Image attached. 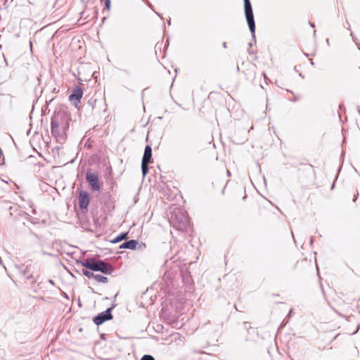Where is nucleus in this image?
Instances as JSON below:
<instances>
[{
  "mask_svg": "<svg viewBox=\"0 0 360 360\" xmlns=\"http://www.w3.org/2000/svg\"><path fill=\"white\" fill-rule=\"evenodd\" d=\"M77 264H80L82 266L91 271H101L105 274H111L115 270L114 266L110 264L95 257H89L84 261L77 260Z\"/></svg>",
  "mask_w": 360,
  "mask_h": 360,
  "instance_id": "f257e3e1",
  "label": "nucleus"
},
{
  "mask_svg": "<svg viewBox=\"0 0 360 360\" xmlns=\"http://www.w3.org/2000/svg\"><path fill=\"white\" fill-rule=\"evenodd\" d=\"M169 221L178 229H183L188 224V218L186 212L177 208L171 213Z\"/></svg>",
  "mask_w": 360,
  "mask_h": 360,
  "instance_id": "f03ea898",
  "label": "nucleus"
},
{
  "mask_svg": "<svg viewBox=\"0 0 360 360\" xmlns=\"http://www.w3.org/2000/svg\"><path fill=\"white\" fill-rule=\"evenodd\" d=\"M245 15L253 40L255 41V22L250 0H244Z\"/></svg>",
  "mask_w": 360,
  "mask_h": 360,
  "instance_id": "7ed1b4c3",
  "label": "nucleus"
},
{
  "mask_svg": "<svg viewBox=\"0 0 360 360\" xmlns=\"http://www.w3.org/2000/svg\"><path fill=\"white\" fill-rule=\"evenodd\" d=\"M6 206L5 208L8 209L10 212V216L14 217L15 221L22 223L23 226L25 225L24 219H27L28 214L19 210L18 206L16 204L11 203L10 202H6Z\"/></svg>",
  "mask_w": 360,
  "mask_h": 360,
  "instance_id": "20e7f679",
  "label": "nucleus"
},
{
  "mask_svg": "<svg viewBox=\"0 0 360 360\" xmlns=\"http://www.w3.org/2000/svg\"><path fill=\"white\" fill-rule=\"evenodd\" d=\"M69 117L65 111L59 110L55 112L53 116L51 118V122H58V126H60V128L68 129L69 128Z\"/></svg>",
  "mask_w": 360,
  "mask_h": 360,
  "instance_id": "39448f33",
  "label": "nucleus"
},
{
  "mask_svg": "<svg viewBox=\"0 0 360 360\" xmlns=\"http://www.w3.org/2000/svg\"><path fill=\"white\" fill-rule=\"evenodd\" d=\"M114 307H115V305H112V307L108 308L105 311H104L98 314L96 316H94V318L93 319L94 323L96 325L99 326V325H101L102 323H103L105 321L112 319V310Z\"/></svg>",
  "mask_w": 360,
  "mask_h": 360,
  "instance_id": "423d86ee",
  "label": "nucleus"
},
{
  "mask_svg": "<svg viewBox=\"0 0 360 360\" xmlns=\"http://www.w3.org/2000/svg\"><path fill=\"white\" fill-rule=\"evenodd\" d=\"M90 201L89 194L85 191H81L78 196V206L83 212H86Z\"/></svg>",
  "mask_w": 360,
  "mask_h": 360,
  "instance_id": "0eeeda50",
  "label": "nucleus"
},
{
  "mask_svg": "<svg viewBox=\"0 0 360 360\" xmlns=\"http://www.w3.org/2000/svg\"><path fill=\"white\" fill-rule=\"evenodd\" d=\"M86 179L89 184L92 191H99L101 188L98 176L96 173L87 172L86 174Z\"/></svg>",
  "mask_w": 360,
  "mask_h": 360,
  "instance_id": "6e6552de",
  "label": "nucleus"
},
{
  "mask_svg": "<svg viewBox=\"0 0 360 360\" xmlns=\"http://www.w3.org/2000/svg\"><path fill=\"white\" fill-rule=\"evenodd\" d=\"M83 96V90L79 86H77L74 88L69 95V100L72 102H74L75 105L77 106V104L80 103V100Z\"/></svg>",
  "mask_w": 360,
  "mask_h": 360,
  "instance_id": "1a4fd4ad",
  "label": "nucleus"
},
{
  "mask_svg": "<svg viewBox=\"0 0 360 360\" xmlns=\"http://www.w3.org/2000/svg\"><path fill=\"white\" fill-rule=\"evenodd\" d=\"M66 130V129L60 128V126H58V122L56 121L53 122H51V133L56 138L62 139Z\"/></svg>",
  "mask_w": 360,
  "mask_h": 360,
  "instance_id": "9d476101",
  "label": "nucleus"
},
{
  "mask_svg": "<svg viewBox=\"0 0 360 360\" xmlns=\"http://www.w3.org/2000/svg\"><path fill=\"white\" fill-rule=\"evenodd\" d=\"M152 162V148L147 145L145 147L141 162L150 163Z\"/></svg>",
  "mask_w": 360,
  "mask_h": 360,
  "instance_id": "9b49d317",
  "label": "nucleus"
},
{
  "mask_svg": "<svg viewBox=\"0 0 360 360\" xmlns=\"http://www.w3.org/2000/svg\"><path fill=\"white\" fill-rule=\"evenodd\" d=\"M138 241L136 240H129L124 242L120 245V249H129V250H135L138 245Z\"/></svg>",
  "mask_w": 360,
  "mask_h": 360,
  "instance_id": "f8f14e48",
  "label": "nucleus"
},
{
  "mask_svg": "<svg viewBox=\"0 0 360 360\" xmlns=\"http://www.w3.org/2000/svg\"><path fill=\"white\" fill-rule=\"evenodd\" d=\"M103 202L109 210L112 209L114 207L112 202L111 201L110 194L108 193L103 197Z\"/></svg>",
  "mask_w": 360,
  "mask_h": 360,
  "instance_id": "ddd939ff",
  "label": "nucleus"
},
{
  "mask_svg": "<svg viewBox=\"0 0 360 360\" xmlns=\"http://www.w3.org/2000/svg\"><path fill=\"white\" fill-rule=\"evenodd\" d=\"M128 233H121L118 236H117L111 242L112 243H117L121 242L122 240H126L127 238Z\"/></svg>",
  "mask_w": 360,
  "mask_h": 360,
  "instance_id": "4468645a",
  "label": "nucleus"
},
{
  "mask_svg": "<svg viewBox=\"0 0 360 360\" xmlns=\"http://www.w3.org/2000/svg\"><path fill=\"white\" fill-rule=\"evenodd\" d=\"M32 265H27L22 270V274L26 277L27 279H31L33 278L32 274H30V269Z\"/></svg>",
  "mask_w": 360,
  "mask_h": 360,
  "instance_id": "2eb2a0df",
  "label": "nucleus"
},
{
  "mask_svg": "<svg viewBox=\"0 0 360 360\" xmlns=\"http://www.w3.org/2000/svg\"><path fill=\"white\" fill-rule=\"evenodd\" d=\"M194 153L193 147L191 144H188L185 148V155L188 157H192Z\"/></svg>",
  "mask_w": 360,
  "mask_h": 360,
  "instance_id": "dca6fc26",
  "label": "nucleus"
},
{
  "mask_svg": "<svg viewBox=\"0 0 360 360\" xmlns=\"http://www.w3.org/2000/svg\"><path fill=\"white\" fill-rule=\"evenodd\" d=\"M94 279L99 283H106L108 281V278L107 277L99 274H95Z\"/></svg>",
  "mask_w": 360,
  "mask_h": 360,
  "instance_id": "f3484780",
  "label": "nucleus"
},
{
  "mask_svg": "<svg viewBox=\"0 0 360 360\" xmlns=\"http://www.w3.org/2000/svg\"><path fill=\"white\" fill-rule=\"evenodd\" d=\"M150 163H146V162H141V172H142V174H143V176H146V175L147 174V173L148 172V165Z\"/></svg>",
  "mask_w": 360,
  "mask_h": 360,
  "instance_id": "a211bd4d",
  "label": "nucleus"
},
{
  "mask_svg": "<svg viewBox=\"0 0 360 360\" xmlns=\"http://www.w3.org/2000/svg\"><path fill=\"white\" fill-rule=\"evenodd\" d=\"M82 273L85 276H86L87 278H94V276H95V274L89 271H88L87 269H82Z\"/></svg>",
  "mask_w": 360,
  "mask_h": 360,
  "instance_id": "6ab92c4d",
  "label": "nucleus"
},
{
  "mask_svg": "<svg viewBox=\"0 0 360 360\" xmlns=\"http://www.w3.org/2000/svg\"><path fill=\"white\" fill-rule=\"evenodd\" d=\"M141 360H155L154 357L149 354H145L142 356Z\"/></svg>",
  "mask_w": 360,
  "mask_h": 360,
  "instance_id": "aec40b11",
  "label": "nucleus"
},
{
  "mask_svg": "<svg viewBox=\"0 0 360 360\" xmlns=\"http://www.w3.org/2000/svg\"><path fill=\"white\" fill-rule=\"evenodd\" d=\"M110 8V0L105 1V9L109 11Z\"/></svg>",
  "mask_w": 360,
  "mask_h": 360,
  "instance_id": "412c9836",
  "label": "nucleus"
},
{
  "mask_svg": "<svg viewBox=\"0 0 360 360\" xmlns=\"http://www.w3.org/2000/svg\"><path fill=\"white\" fill-rule=\"evenodd\" d=\"M298 99H299V98H298V97H297V96H295V97H294V98L291 100V101H292V102H296L297 101H298Z\"/></svg>",
  "mask_w": 360,
  "mask_h": 360,
  "instance_id": "4be33fe9",
  "label": "nucleus"
},
{
  "mask_svg": "<svg viewBox=\"0 0 360 360\" xmlns=\"http://www.w3.org/2000/svg\"><path fill=\"white\" fill-rule=\"evenodd\" d=\"M49 283L50 284L53 285H55V283H54V281H53V280H51V279H49Z\"/></svg>",
  "mask_w": 360,
  "mask_h": 360,
  "instance_id": "5701e85b",
  "label": "nucleus"
},
{
  "mask_svg": "<svg viewBox=\"0 0 360 360\" xmlns=\"http://www.w3.org/2000/svg\"><path fill=\"white\" fill-rule=\"evenodd\" d=\"M222 46H223L224 49H226V48L227 47V46H226V42L224 41V42L222 43Z\"/></svg>",
  "mask_w": 360,
  "mask_h": 360,
  "instance_id": "b1692460",
  "label": "nucleus"
},
{
  "mask_svg": "<svg viewBox=\"0 0 360 360\" xmlns=\"http://www.w3.org/2000/svg\"><path fill=\"white\" fill-rule=\"evenodd\" d=\"M309 25L311 27H315V25L314 22H309Z\"/></svg>",
  "mask_w": 360,
  "mask_h": 360,
  "instance_id": "393cba45",
  "label": "nucleus"
},
{
  "mask_svg": "<svg viewBox=\"0 0 360 360\" xmlns=\"http://www.w3.org/2000/svg\"><path fill=\"white\" fill-rule=\"evenodd\" d=\"M167 23L169 25H171V19L170 18L167 20Z\"/></svg>",
  "mask_w": 360,
  "mask_h": 360,
  "instance_id": "a878e982",
  "label": "nucleus"
},
{
  "mask_svg": "<svg viewBox=\"0 0 360 360\" xmlns=\"http://www.w3.org/2000/svg\"><path fill=\"white\" fill-rule=\"evenodd\" d=\"M357 195H358V193L356 194V195H355V196L354 197V199H353V201H354H354H356V198H357Z\"/></svg>",
  "mask_w": 360,
  "mask_h": 360,
  "instance_id": "bb28decb",
  "label": "nucleus"
},
{
  "mask_svg": "<svg viewBox=\"0 0 360 360\" xmlns=\"http://www.w3.org/2000/svg\"><path fill=\"white\" fill-rule=\"evenodd\" d=\"M226 173H227V175H228V176H231V172H230V171L227 170Z\"/></svg>",
  "mask_w": 360,
  "mask_h": 360,
  "instance_id": "cd10ccee",
  "label": "nucleus"
},
{
  "mask_svg": "<svg viewBox=\"0 0 360 360\" xmlns=\"http://www.w3.org/2000/svg\"><path fill=\"white\" fill-rule=\"evenodd\" d=\"M359 326H358L357 330L355 332H353L352 334H355L357 332V330H359Z\"/></svg>",
  "mask_w": 360,
  "mask_h": 360,
  "instance_id": "c85d7f7f",
  "label": "nucleus"
},
{
  "mask_svg": "<svg viewBox=\"0 0 360 360\" xmlns=\"http://www.w3.org/2000/svg\"><path fill=\"white\" fill-rule=\"evenodd\" d=\"M312 243H313V239H312V238H311V239H310V243H311V244H312Z\"/></svg>",
  "mask_w": 360,
  "mask_h": 360,
  "instance_id": "c756f323",
  "label": "nucleus"
},
{
  "mask_svg": "<svg viewBox=\"0 0 360 360\" xmlns=\"http://www.w3.org/2000/svg\"><path fill=\"white\" fill-rule=\"evenodd\" d=\"M252 46V42L249 43V46L251 47Z\"/></svg>",
  "mask_w": 360,
  "mask_h": 360,
  "instance_id": "7c9ffc66",
  "label": "nucleus"
},
{
  "mask_svg": "<svg viewBox=\"0 0 360 360\" xmlns=\"http://www.w3.org/2000/svg\"><path fill=\"white\" fill-rule=\"evenodd\" d=\"M292 238H293L294 241L295 242V238H294V234H293V233H292Z\"/></svg>",
  "mask_w": 360,
  "mask_h": 360,
  "instance_id": "2f4dec72",
  "label": "nucleus"
},
{
  "mask_svg": "<svg viewBox=\"0 0 360 360\" xmlns=\"http://www.w3.org/2000/svg\"><path fill=\"white\" fill-rule=\"evenodd\" d=\"M326 44H329V40L326 39Z\"/></svg>",
  "mask_w": 360,
  "mask_h": 360,
  "instance_id": "473e14b6",
  "label": "nucleus"
},
{
  "mask_svg": "<svg viewBox=\"0 0 360 360\" xmlns=\"http://www.w3.org/2000/svg\"><path fill=\"white\" fill-rule=\"evenodd\" d=\"M248 322H244V325L246 326V325L248 324Z\"/></svg>",
  "mask_w": 360,
  "mask_h": 360,
  "instance_id": "72a5a7b5",
  "label": "nucleus"
},
{
  "mask_svg": "<svg viewBox=\"0 0 360 360\" xmlns=\"http://www.w3.org/2000/svg\"><path fill=\"white\" fill-rule=\"evenodd\" d=\"M105 20V17H103V19H102L103 22Z\"/></svg>",
  "mask_w": 360,
  "mask_h": 360,
  "instance_id": "f704fd0d",
  "label": "nucleus"
}]
</instances>
